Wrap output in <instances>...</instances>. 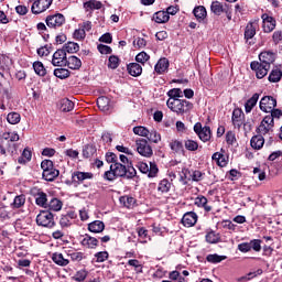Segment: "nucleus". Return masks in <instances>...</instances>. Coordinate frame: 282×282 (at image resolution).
<instances>
[{
	"instance_id": "26",
	"label": "nucleus",
	"mask_w": 282,
	"mask_h": 282,
	"mask_svg": "<svg viewBox=\"0 0 282 282\" xmlns=\"http://www.w3.org/2000/svg\"><path fill=\"white\" fill-rule=\"evenodd\" d=\"M171 17L166 11H158L153 14L152 21H155V23H169Z\"/></svg>"
},
{
	"instance_id": "6",
	"label": "nucleus",
	"mask_w": 282,
	"mask_h": 282,
	"mask_svg": "<svg viewBox=\"0 0 282 282\" xmlns=\"http://www.w3.org/2000/svg\"><path fill=\"white\" fill-rule=\"evenodd\" d=\"M45 23L47 28H52L53 30H56V28H61L65 25V15L61 13L48 15L45 19Z\"/></svg>"
},
{
	"instance_id": "48",
	"label": "nucleus",
	"mask_w": 282,
	"mask_h": 282,
	"mask_svg": "<svg viewBox=\"0 0 282 282\" xmlns=\"http://www.w3.org/2000/svg\"><path fill=\"white\" fill-rule=\"evenodd\" d=\"M170 148L174 153H181V151H184V144L178 140H172L170 142Z\"/></svg>"
},
{
	"instance_id": "53",
	"label": "nucleus",
	"mask_w": 282,
	"mask_h": 282,
	"mask_svg": "<svg viewBox=\"0 0 282 282\" xmlns=\"http://www.w3.org/2000/svg\"><path fill=\"white\" fill-rule=\"evenodd\" d=\"M68 257H70L72 261L80 262L85 258V253L80 251H69Z\"/></svg>"
},
{
	"instance_id": "11",
	"label": "nucleus",
	"mask_w": 282,
	"mask_h": 282,
	"mask_svg": "<svg viewBox=\"0 0 282 282\" xmlns=\"http://www.w3.org/2000/svg\"><path fill=\"white\" fill-rule=\"evenodd\" d=\"M250 67L252 72H256L257 78H265L268 76V72H270L269 66H264V64H261L260 62H251Z\"/></svg>"
},
{
	"instance_id": "63",
	"label": "nucleus",
	"mask_w": 282,
	"mask_h": 282,
	"mask_svg": "<svg viewBox=\"0 0 282 282\" xmlns=\"http://www.w3.org/2000/svg\"><path fill=\"white\" fill-rule=\"evenodd\" d=\"M73 36L76 41H84V39H85V36H87V34L85 33V29H77V30H75Z\"/></svg>"
},
{
	"instance_id": "22",
	"label": "nucleus",
	"mask_w": 282,
	"mask_h": 282,
	"mask_svg": "<svg viewBox=\"0 0 282 282\" xmlns=\"http://www.w3.org/2000/svg\"><path fill=\"white\" fill-rule=\"evenodd\" d=\"M195 206L198 208H204L206 213H210L213 210V207L208 205V198L205 196H197L194 202Z\"/></svg>"
},
{
	"instance_id": "10",
	"label": "nucleus",
	"mask_w": 282,
	"mask_h": 282,
	"mask_svg": "<svg viewBox=\"0 0 282 282\" xmlns=\"http://www.w3.org/2000/svg\"><path fill=\"white\" fill-rule=\"evenodd\" d=\"M276 107V99L272 96H265L260 100V109L264 113H270Z\"/></svg>"
},
{
	"instance_id": "39",
	"label": "nucleus",
	"mask_w": 282,
	"mask_h": 282,
	"mask_svg": "<svg viewBox=\"0 0 282 282\" xmlns=\"http://www.w3.org/2000/svg\"><path fill=\"white\" fill-rule=\"evenodd\" d=\"M210 10L217 17H220L223 12H226L224 4H221V2L219 1L212 2Z\"/></svg>"
},
{
	"instance_id": "44",
	"label": "nucleus",
	"mask_w": 282,
	"mask_h": 282,
	"mask_svg": "<svg viewBox=\"0 0 282 282\" xmlns=\"http://www.w3.org/2000/svg\"><path fill=\"white\" fill-rule=\"evenodd\" d=\"M227 257L226 256H219L217 253L208 254L206 257V261L208 263H221V261H226Z\"/></svg>"
},
{
	"instance_id": "34",
	"label": "nucleus",
	"mask_w": 282,
	"mask_h": 282,
	"mask_svg": "<svg viewBox=\"0 0 282 282\" xmlns=\"http://www.w3.org/2000/svg\"><path fill=\"white\" fill-rule=\"evenodd\" d=\"M139 239H142L140 243H149L151 241V236H149V230L144 227L137 228Z\"/></svg>"
},
{
	"instance_id": "42",
	"label": "nucleus",
	"mask_w": 282,
	"mask_h": 282,
	"mask_svg": "<svg viewBox=\"0 0 282 282\" xmlns=\"http://www.w3.org/2000/svg\"><path fill=\"white\" fill-rule=\"evenodd\" d=\"M282 77V72L279 68L272 69L271 73L269 74L268 80L269 83H279Z\"/></svg>"
},
{
	"instance_id": "55",
	"label": "nucleus",
	"mask_w": 282,
	"mask_h": 282,
	"mask_svg": "<svg viewBox=\"0 0 282 282\" xmlns=\"http://www.w3.org/2000/svg\"><path fill=\"white\" fill-rule=\"evenodd\" d=\"M96 263H105L107 259H109V252L107 251H99L95 253Z\"/></svg>"
},
{
	"instance_id": "54",
	"label": "nucleus",
	"mask_w": 282,
	"mask_h": 282,
	"mask_svg": "<svg viewBox=\"0 0 282 282\" xmlns=\"http://www.w3.org/2000/svg\"><path fill=\"white\" fill-rule=\"evenodd\" d=\"M150 142H153L154 144H158L160 140H162V137L160 133H158L156 130H149V135L147 137Z\"/></svg>"
},
{
	"instance_id": "46",
	"label": "nucleus",
	"mask_w": 282,
	"mask_h": 282,
	"mask_svg": "<svg viewBox=\"0 0 282 282\" xmlns=\"http://www.w3.org/2000/svg\"><path fill=\"white\" fill-rule=\"evenodd\" d=\"M25 206V195H18L14 197L11 208H22Z\"/></svg>"
},
{
	"instance_id": "32",
	"label": "nucleus",
	"mask_w": 282,
	"mask_h": 282,
	"mask_svg": "<svg viewBox=\"0 0 282 282\" xmlns=\"http://www.w3.org/2000/svg\"><path fill=\"white\" fill-rule=\"evenodd\" d=\"M46 208L53 210L54 213H58V210L63 209V202L58 198H52L47 203Z\"/></svg>"
},
{
	"instance_id": "58",
	"label": "nucleus",
	"mask_w": 282,
	"mask_h": 282,
	"mask_svg": "<svg viewBox=\"0 0 282 282\" xmlns=\"http://www.w3.org/2000/svg\"><path fill=\"white\" fill-rule=\"evenodd\" d=\"M185 149L187 151H197V149H199V144L197 141L188 139L185 140Z\"/></svg>"
},
{
	"instance_id": "25",
	"label": "nucleus",
	"mask_w": 282,
	"mask_h": 282,
	"mask_svg": "<svg viewBox=\"0 0 282 282\" xmlns=\"http://www.w3.org/2000/svg\"><path fill=\"white\" fill-rule=\"evenodd\" d=\"M82 246H84V248H89V249L94 250V248L98 247V239H96L95 237H91L89 235H86L84 237V239L82 240Z\"/></svg>"
},
{
	"instance_id": "37",
	"label": "nucleus",
	"mask_w": 282,
	"mask_h": 282,
	"mask_svg": "<svg viewBox=\"0 0 282 282\" xmlns=\"http://www.w3.org/2000/svg\"><path fill=\"white\" fill-rule=\"evenodd\" d=\"M59 109L61 111H72V109H74V101L67 99V98H64V99H61L59 100Z\"/></svg>"
},
{
	"instance_id": "61",
	"label": "nucleus",
	"mask_w": 282,
	"mask_h": 282,
	"mask_svg": "<svg viewBox=\"0 0 282 282\" xmlns=\"http://www.w3.org/2000/svg\"><path fill=\"white\" fill-rule=\"evenodd\" d=\"M206 241L207 243H217L219 241V235L215 234V231H209L206 235Z\"/></svg>"
},
{
	"instance_id": "16",
	"label": "nucleus",
	"mask_w": 282,
	"mask_h": 282,
	"mask_svg": "<svg viewBox=\"0 0 282 282\" xmlns=\"http://www.w3.org/2000/svg\"><path fill=\"white\" fill-rule=\"evenodd\" d=\"M212 160L217 163L218 166H228V156L226 155V151H224V149H221V152H215Z\"/></svg>"
},
{
	"instance_id": "12",
	"label": "nucleus",
	"mask_w": 282,
	"mask_h": 282,
	"mask_svg": "<svg viewBox=\"0 0 282 282\" xmlns=\"http://www.w3.org/2000/svg\"><path fill=\"white\" fill-rule=\"evenodd\" d=\"M260 64L270 68V65L276 61V54L272 51H264L259 54Z\"/></svg>"
},
{
	"instance_id": "13",
	"label": "nucleus",
	"mask_w": 282,
	"mask_h": 282,
	"mask_svg": "<svg viewBox=\"0 0 282 282\" xmlns=\"http://www.w3.org/2000/svg\"><path fill=\"white\" fill-rule=\"evenodd\" d=\"M94 174L91 172H80L76 171L72 174V182L73 184H83L85 180H93Z\"/></svg>"
},
{
	"instance_id": "52",
	"label": "nucleus",
	"mask_w": 282,
	"mask_h": 282,
	"mask_svg": "<svg viewBox=\"0 0 282 282\" xmlns=\"http://www.w3.org/2000/svg\"><path fill=\"white\" fill-rule=\"evenodd\" d=\"M3 141L10 142V143L19 142V133H17V132L4 133Z\"/></svg>"
},
{
	"instance_id": "17",
	"label": "nucleus",
	"mask_w": 282,
	"mask_h": 282,
	"mask_svg": "<svg viewBox=\"0 0 282 282\" xmlns=\"http://www.w3.org/2000/svg\"><path fill=\"white\" fill-rule=\"evenodd\" d=\"M102 8V2L98 0H89L87 2H84V10L89 13V17H91L94 10H100Z\"/></svg>"
},
{
	"instance_id": "2",
	"label": "nucleus",
	"mask_w": 282,
	"mask_h": 282,
	"mask_svg": "<svg viewBox=\"0 0 282 282\" xmlns=\"http://www.w3.org/2000/svg\"><path fill=\"white\" fill-rule=\"evenodd\" d=\"M124 175H127V165L117 162L110 165V171L105 172L104 180L113 182V180L124 177Z\"/></svg>"
},
{
	"instance_id": "33",
	"label": "nucleus",
	"mask_w": 282,
	"mask_h": 282,
	"mask_svg": "<svg viewBox=\"0 0 282 282\" xmlns=\"http://www.w3.org/2000/svg\"><path fill=\"white\" fill-rule=\"evenodd\" d=\"M35 204L42 208H47V194L45 192H37L35 195Z\"/></svg>"
},
{
	"instance_id": "35",
	"label": "nucleus",
	"mask_w": 282,
	"mask_h": 282,
	"mask_svg": "<svg viewBox=\"0 0 282 282\" xmlns=\"http://www.w3.org/2000/svg\"><path fill=\"white\" fill-rule=\"evenodd\" d=\"M62 50L65 52V54H76V52L80 50V46L76 42H67Z\"/></svg>"
},
{
	"instance_id": "19",
	"label": "nucleus",
	"mask_w": 282,
	"mask_h": 282,
	"mask_svg": "<svg viewBox=\"0 0 282 282\" xmlns=\"http://www.w3.org/2000/svg\"><path fill=\"white\" fill-rule=\"evenodd\" d=\"M250 144L252 149H256V151H259L263 149V144H265V139L263 138V134H256L251 138Z\"/></svg>"
},
{
	"instance_id": "4",
	"label": "nucleus",
	"mask_w": 282,
	"mask_h": 282,
	"mask_svg": "<svg viewBox=\"0 0 282 282\" xmlns=\"http://www.w3.org/2000/svg\"><path fill=\"white\" fill-rule=\"evenodd\" d=\"M135 144L137 151L140 155H142V158H151V155H153V148H151L147 139H138Z\"/></svg>"
},
{
	"instance_id": "57",
	"label": "nucleus",
	"mask_w": 282,
	"mask_h": 282,
	"mask_svg": "<svg viewBox=\"0 0 282 282\" xmlns=\"http://www.w3.org/2000/svg\"><path fill=\"white\" fill-rule=\"evenodd\" d=\"M120 65V58L116 55H111L108 59V67L110 69H118V66Z\"/></svg>"
},
{
	"instance_id": "43",
	"label": "nucleus",
	"mask_w": 282,
	"mask_h": 282,
	"mask_svg": "<svg viewBox=\"0 0 282 282\" xmlns=\"http://www.w3.org/2000/svg\"><path fill=\"white\" fill-rule=\"evenodd\" d=\"M194 17L197 19V21H204L207 12H206V8L204 6H199V7H196L194 9Z\"/></svg>"
},
{
	"instance_id": "41",
	"label": "nucleus",
	"mask_w": 282,
	"mask_h": 282,
	"mask_svg": "<svg viewBox=\"0 0 282 282\" xmlns=\"http://www.w3.org/2000/svg\"><path fill=\"white\" fill-rule=\"evenodd\" d=\"M120 204H122L126 208H133L135 206V198L131 196H121L119 198Z\"/></svg>"
},
{
	"instance_id": "9",
	"label": "nucleus",
	"mask_w": 282,
	"mask_h": 282,
	"mask_svg": "<svg viewBox=\"0 0 282 282\" xmlns=\"http://www.w3.org/2000/svg\"><path fill=\"white\" fill-rule=\"evenodd\" d=\"M52 65H54V67H65V65H67V53H65L63 48L57 50L53 54Z\"/></svg>"
},
{
	"instance_id": "28",
	"label": "nucleus",
	"mask_w": 282,
	"mask_h": 282,
	"mask_svg": "<svg viewBox=\"0 0 282 282\" xmlns=\"http://www.w3.org/2000/svg\"><path fill=\"white\" fill-rule=\"evenodd\" d=\"M257 102H259V94L258 93L253 94L252 97L250 99H248L247 102L245 104L246 113H250V111H252V109H254V107H257Z\"/></svg>"
},
{
	"instance_id": "5",
	"label": "nucleus",
	"mask_w": 282,
	"mask_h": 282,
	"mask_svg": "<svg viewBox=\"0 0 282 282\" xmlns=\"http://www.w3.org/2000/svg\"><path fill=\"white\" fill-rule=\"evenodd\" d=\"M272 131H274V120H272V117H264L257 128V133L268 135V133H272Z\"/></svg>"
},
{
	"instance_id": "30",
	"label": "nucleus",
	"mask_w": 282,
	"mask_h": 282,
	"mask_svg": "<svg viewBox=\"0 0 282 282\" xmlns=\"http://www.w3.org/2000/svg\"><path fill=\"white\" fill-rule=\"evenodd\" d=\"M97 106L100 111H109L111 109L109 97L101 96L97 99Z\"/></svg>"
},
{
	"instance_id": "7",
	"label": "nucleus",
	"mask_w": 282,
	"mask_h": 282,
	"mask_svg": "<svg viewBox=\"0 0 282 282\" xmlns=\"http://www.w3.org/2000/svg\"><path fill=\"white\" fill-rule=\"evenodd\" d=\"M137 169H139V171L141 173H144V174L148 173V177H155L158 175L159 171H160L158 169V165L153 162H150V165H148L144 162H139L137 164Z\"/></svg>"
},
{
	"instance_id": "1",
	"label": "nucleus",
	"mask_w": 282,
	"mask_h": 282,
	"mask_svg": "<svg viewBox=\"0 0 282 282\" xmlns=\"http://www.w3.org/2000/svg\"><path fill=\"white\" fill-rule=\"evenodd\" d=\"M166 105L169 109L177 116H184V113H188V111L193 109V104L186 99L166 101Z\"/></svg>"
},
{
	"instance_id": "49",
	"label": "nucleus",
	"mask_w": 282,
	"mask_h": 282,
	"mask_svg": "<svg viewBox=\"0 0 282 282\" xmlns=\"http://www.w3.org/2000/svg\"><path fill=\"white\" fill-rule=\"evenodd\" d=\"M33 69L37 76H45L47 74L45 66L41 62L33 63Z\"/></svg>"
},
{
	"instance_id": "18",
	"label": "nucleus",
	"mask_w": 282,
	"mask_h": 282,
	"mask_svg": "<svg viewBox=\"0 0 282 282\" xmlns=\"http://www.w3.org/2000/svg\"><path fill=\"white\" fill-rule=\"evenodd\" d=\"M169 65L170 63L166 57L160 58L154 66V72L156 74H165V72H169Z\"/></svg>"
},
{
	"instance_id": "8",
	"label": "nucleus",
	"mask_w": 282,
	"mask_h": 282,
	"mask_svg": "<svg viewBox=\"0 0 282 282\" xmlns=\"http://www.w3.org/2000/svg\"><path fill=\"white\" fill-rule=\"evenodd\" d=\"M54 0H35L31 7V11L33 14H42L48 10L50 6H52Z\"/></svg>"
},
{
	"instance_id": "56",
	"label": "nucleus",
	"mask_w": 282,
	"mask_h": 282,
	"mask_svg": "<svg viewBox=\"0 0 282 282\" xmlns=\"http://www.w3.org/2000/svg\"><path fill=\"white\" fill-rule=\"evenodd\" d=\"M128 265H130L131 268H134L137 274H142V264L140 263V260H129L128 261Z\"/></svg>"
},
{
	"instance_id": "38",
	"label": "nucleus",
	"mask_w": 282,
	"mask_h": 282,
	"mask_svg": "<svg viewBox=\"0 0 282 282\" xmlns=\"http://www.w3.org/2000/svg\"><path fill=\"white\" fill-rule=\"evenodd\" d=\"M32 160V150L29 148L24 149L22 155L18 159L19 164H28Z\"/></svg>"
},
{
	"instance_id": "29",
	"label": "nucleus",
	"mask_w": 282,
	"mask_h": 282,
	"mask_svg": "<svg viewBox=\"0 0 282 282\" xmlns=\"http://www.w3.org/2000/svg\"><path fill=\"white\" fill-rule=\"evenodd\" d=\"M167 102H171L173 100H180L181 98H184V93L181 88H173L167 91Z\"/></svg>"
},
{
	"instance_id": "40",
	"label": "nucleus",
	"mask_w": 282,
	"mask_h": 282,
	"mask_svg": "<svg viewBox=\"0 0 282 282\" xmlns=\"http://www.w3.org/2000/svg\"><path fill=\"white\" fill-rule=\"evenodd\" d=\"M212 135L213 133L210 132V127L205 126L203 127V131H200V133L198 134V138L199 140H202V142H209Z\"/></svg>"
},
{
	"instance_id": "20",
	"label": "nucleus",
	"mask_w": 282,
	"mask_h": 282,
	"mask_svg": "<svg viewBox=\"0 0 282 282\" xmlns=\"http://www.w3.org/2000/svg\"><path fill=\"white\" fill-rule=\"evenodd\" d=\"M52 261L56 265H61L62 268L69 265V259L65 258V256H63V253L59 252H55L52 254Z\"/></svg>"
},
{
	"instance_id": "50",
	"label": "nucleus",
	"mask_w": 282,
	"mask_h": 282,
	"mask_svg": "<svg viewBox=\"0 0 282 282\" xmlns=\"http://www.w3.org/2000/svg\"><path fill=\"white\" fill-rule=\"evenodd\" d=\"M96 155V147L94 145H86L83 149V156L86 159L94 158Z\"/></svg>"
},
{
	"instance_id": "36",
	"label": "nucleus",
	"mask_w": 282,
	"mask_h": 282,
	"mask_svg": "<svg viewBox=\"0 0 282 282\" xmlns=\"http://www.w3.org/2000/svg\"><path fill=\"white\" fill-rule=\"evenodd\" d=\"M256 34H257V26H254V23H248L245 30L246 41H250V39H254Z\"/></svg>"
},
{
	"instance_id": "14",
	"label": "nucleus",
	"mask_w": 282,
	"mask_h": 282,
	"mask_svg": "<svg viewBox=\"0 0 282 282\" xmlns=\"http://www.w3.org/2000/svg\"><path fill=\"white\" fill-rule=\"evenodd\" d=\"M262 28L267 34H270L276 28V21L274 18L268 15V13L262 14Z\"/></svg>"
},
{
	"instance_id": "15",
	"label": "nucleus",
	"mask_w": 282,
	"mask_h": 282,
	"mask_svg": "<svg viewBox=\"0 0 282 282\" xmlns=\"http://www.w3.org/2000/svg\"><path fill=\"white\" fill-rule=\"evenodd\" d=\"M182 224L186 228H193L197 224V214L195 212L186 213L182 218Z\"/></svg>"
},
{
	"instance_id": "31",
	"label": "nucleus",
	"mask_w": 282,
	"mask_h": 282,
	"mask_svg": "<svg viewBox=\"0 0 282 282\" xmlns=\"http://www.w3.org/2000/svg\"><path fill=\"white\" fill-rule=\"evenodd\" d=\"M88 230L95 234L102 232V230H105V223L101 220H95L88 224Z\"/></svg>"
},
{
	"instance_id": "23",
	"label": "nucleus",
	"mask_w": 282,
	"mask_h": 282,
	"mask_svg": "<svg viewBox=\"0 0 282 282\" xmlns=\"http://www.w3.org/2000/svg\"><path fill=\"white\" fill-rule=\"evenodd\" d=\"M58 175H61V172L55 167L46 170V172L42 173V177L43 180H45V182H54L55 178L58 177Z\"/></svg>"
},
{
	"instance_id": "59",
	"label": "nucleus",
	"mask_w": 282,
	"mask_h": 282,
	"mask_svg": "<svg viewBox=\"0 0 282 282\" xmlns=\"http://www.w3.org/2000/svg\"><path fill=\"white\" fill-rule=\"evenodd\" d=\"M54 76H56V78H68L69 76V70H67V68H56L54 70Z\"/></svg>"
},
{
	"instance_id": "45",
	"label": "nucleus",
	"mask_w": 282,
	"mask_h": 282,
	"mask_svg": "<svg viewBox=\"0 0 282 282\" xmlns=\"http://www.w3.org/2000/svg\"><path fill=\"white\" fill-rule=\"evenodd\" d=\"M171 191V182L169 180L164 178L159 183L158 192L159 193H169Z\"/></svg>"
},
{
	"instance_id": "24",
	"label": "nucleus",
	"mask_w": 282,
	"mask_h": 282,
	"mask_svg": "<svg viewBox=\"0 0 282 282\" xmlns=\"http://www.w3.org/2000/svg\"><path fill=\"white\" fill-rule=\"evenodd\" d=\"M66 65L69 67V69H80L83 67V62L77 56H69L66 57Z\"/></svg>"
},
{
	"instance_id": "51",
	"label": "nucleus",
	"mask_w": 282,
	"mask_h": 282,
	"mask_svg": "<svg viewBox=\"0 0 282 282\" xmlns=\"http://www.w3.org/2000/svg\"><path fill=\"white\" fill-rule=\"evenodd\" d=\"M133 133L135 135H141V138H149V129L142 126H137L133 128Z\"/></svg>"
},
{
	"instance_id": "3",
	"label": "nucleus",
	"mask_w": 282,
	"mask_h": 282,
	"mask_svg": "<svg viewBox=\"0 0 282 282\" xmlns=\"http://www.w3.org/2000/svg\"><path fill=\"white\" fill-rule=\"evenodd\" d=\"M36 224L43 228H54L56 226V221H54V214L50 210H42L36 216Z\"/></svg>"
},
{
	"instance_id": "21",
	"label": "nucleus",
	"mask_w": 282,
	"mask_h": 282,
	"mask_svg": "<svg viewBox=\"0 0 282 282\" xmlns=\"http://www.w3.org/2000/svg\"><path fill=\"white\" fill-rule=\"evenodd\" d=\"M232 124L234 127H238V129H241L242 120H243V111L239 108L235 109L232 112Z\"/></svg>"
},
{
	"instance_id": "60",
	"label": "nucleus",
	"mask_w": 282,
	"mask_h": 282,
	"mask_svg": "<svg viewBox=\"0 0 282 282\" xmlns=\"http://www.w3.org/2000/svg\"><path fill=\"white\" fill-rule=\"evenodd\" d=\"M87 274H88L87 270L82 269L75 273L74 280L77 282H83L85 281V279H87Z\"/></svg>"
},
{
	"instance_id": "62",
	"label": "nucleus",
	"mask_w": 282,
	"mask_h": 282,
	"mask_svg": "<svg viewBox=\"0 0 282 282\" xmlns=\"http://www.w3.org/2000/svg\"><path fill=\"white\" fill-rule=\"evenodd\" d=\"M149 58H151V56H149V54H147V52H141L135 56L137 63H141L142 65H144V63H147V61H149Z\"/></svg>"
},
{
	"instance_id": "64",
	"label": "nucleus",
	"mask_w": 282,
	"mask_h": 282,
	"mask_svg": "<svg viewBox=\"0 0 282 282\" xmlns=\"http://www.w3.org/2000/svg\"><path fill=\"white\" fill-rule=\"evenodd\" d=\"M72 224V217L69 215L62 216L59 219V225L62 228H67Z\"/></svg>"
},
{
	"instance_id": "27",
	"label": "nucleus",
	"mask_w": 282,
	"mask_h": 282,
	"mask_svg": "<svg viewBox=\"0 0 282 282\" xmlns=\"http://www.w3.org/2000/svg\"><path fill=\"white\" fill-rule=\"evenodd\" d=\"M128 69V74H130V76H142V65L138 64V63H130L127 66Z\"/></svg>"
},
{
	"instance_id": "47",
	"label": "nucleus",
	"mask_w": 282,
	"mask_h": 282,
	"mask_svg": "<svg viewBox=\"0 0 282 282\" xmlns=\"http://www.w3.org/2000/svg\"><path fill=\"white\" fill-rule=\"evenodd\" d=\"M7 122L9 124H19L21 122V115L19 112H10L7 116Z\"/></svg>"
}]
</instances>
